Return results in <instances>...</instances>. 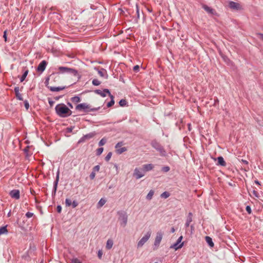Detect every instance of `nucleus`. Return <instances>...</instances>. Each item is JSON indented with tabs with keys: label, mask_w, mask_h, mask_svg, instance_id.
I'll use <instances>...</instances> for the list:
<instances>
[{
	"label": "nucleus",
	"mask_w": 263,
	"mask_h": 263,
	"mask_svg": "<svg viewBox=\"0 0 263 263\" xmlns=\"http://www.w3.org/2000/svg\"><path fill=\"white\" fill-rule=\"evenodd\" d=\"M29 146H27L24 149L23 151L25 154L26 159H29V157L31 156L32 154L29 153Z\"/></svg>",
	"instance_id": "25"
},
{
	"label": "nucleus",
	"mask_w": 263,
	"mask_h": 263,
	"mask_svg": "<svg viewBox=\"0 0 263 263\" xmlns=\"http://www.w3.org/2000/svg\"><path fill=\"white\" fill-rule=\"evenodd\" d=\"M241 162H242L243 163H244L245 164H246V165H247V164H248V161H247V160H243V159H242V160H241Z\"/></svg>",
	"instance_id": "63"
},
{
	"label": "nucleus",
	"mask_w": 263,
	"mask_h": 263,
	"mask_svg": "<svg viewBox=\"0 0 263 263\" xmlns=\"http://www.w3.org/2000/svg\"><path fill=\"white\" fill-rule=\"evenodd\" d=\"M47 62L45 60H43L39 64L36 70L38 72H40L42 73L46 69V67L47 65Z\"/></svg>",
	"instance_id": "11"
},
{
	"label": "nucleus",
	"mask_w": 263,
	"mask_h": 263,
	"mask_svg": "<svg viewBox=\"0 0 263 263\" xmlns=\"http://www.w3.org/2000/svg\"><path fill=\"white\" fill-rule=\"evenodd\" d=\"M57 191V189H52V196L53 198H54L55 197Z\"/></svg>",
	"instance_id": "57"
},
{
	"label": "nucleus",
	"mask_w": 263,
	"mask_h": 263,
	"mask_svg": "<svg viewBox=\"0 0 263 263\" xmlns=\"http://www.w3.org/2000/svg\"><path fill=\"white\" fill-rule=\"evenodd\" d=\"M92 84L94 86H98L101 84V82L98 79H95L92 80Z\"/></svg>",
	"instance_id": "37"
},
{
	"label": "nucleus",
	"mask_w": 263,
	"mask_h": 263,
	"mask_svg": "<svg viewBox=\"0 0 263 263\" xmlns=\"http://www.w3.org/2000/svg\"><path fill=\"white\" fill-rule=\"evenodd\" d=\"M151 145L157 152H159L161 156L165 157L166 156V152L164 147L157 140H153L151 142Z\"/></svg>",
	"instance_id": "3"
},
{
	"label": "nucleus",
	"mask_w": 263,
	"mask_h": 263,
	"mask_svg": "<svg viewBox=\"0 0 263 263\" xmlns=\"http://www.w3.org/2000/svg\"><path fill=\"white\" fill-rule=\"evenodd\" d=\"M71 205L73 208H74L78 205V202L76 200H73L72 202Z\"/></svg>",
	"instance_id": "50"
},
{
	"label": "nucleus",
	"mask_w": 263,
	"mask_h": 263,
	"mask_svg": "<svg viewBox=\"0 0 263 263\" xmlns=\"http://www.w3.org/2000/svg\"><path fill=\"white\" fill-rule=\"evenodd\" d=\"M113 241L111 239H108L106 242V248L108 250L110 249L113 246Z\"/></svg>",
	"instance_id": "29"
},
{
	"label": "nucleus",
	"mask_w": 263,
	"mask_h": 263,
	"mask_svg": "<svg viewBox=\"0 0 263 263\" xmlns=\"http://www.w3.org/2000/svg\"><path fill=\"white\" fill-rule=\"evenodd\" d=\"M67 104L69 108H73V105L70 102H67Z\"/></svg>",
	"instance_id": "62"
},
{
	"label": "nucleus",
	"mask_w": 263,
	"mask_h": 263,
	"mask_svg": "<svg viewBox=\"0 0 263 263\" xmlns=\"http://www.w3.org/2000/svg\"><path fill=\"white\" fill-rule=\"evenodd\" d=\"M96 133V132H92L88 133L86 135H84V138H86L87 140H89L91 138H92L95 135Z\"/></svg>",
	"instance_id": "26"
},
{
	"label": "nucleus",
	"mask_w": 263,
	"mask_h": 263,
	"mask_svg": "<svg viewBox=\"0 0 263 263\" xmlns=\"http://www.w3.org/2000/svg\"><path fill=\"white\" fill-rule=\"evenodd\" d=\"M67 86H58V87H48V88L52 92L54 91H59L60 90H62L65 89V88H67Z\"/></svg>",
	"instance_id": "15"
},
{
	"label": "nucleus",
	"mask_w": 263,
	"mask_h": 263,
	"mask_svg": "<svg viewBox=\"0 0 263 263\" xmlns=\"http://www.w3.org/2000/svg\"><path fill=\"white\" fill-rule=\"evenodd\" d=\"M100 170V166L99 165H97L93 167L92 171L94 172H98Z\"/></svg>",
	"instance_id": "54"
},
{
	"label": "nucleus",
	"mask_w": 263,
	"mask_h": 263,
	"mask_svg": "<svg viewBox=\"0 0 263 263\" xmlns=\"http://www.w3.org/2000/svg\"><path fill=\"white\" fill-rule=\"evenodd\" d=\"M95 176H96V173L92 171V172L90 173V175H89L90 179L91 180H93V179H94V178H95Z\"/></svg>",
	"instance_id": "52"
},
{
	"label": "nucleus",
	"mask_w": 263,
	"mask_h": 263,
	"mask_svg": "<svg viewBox=\"0 0 263 263\" xmlns=\"http://www.w3.org/2000/svg\"><path fill=\"white\" fill-rule=\"evenodd\" d=\"M71 101L73 103H77L81 101V98L78 96H74L71 98Z\"/></svg>",
	"instance_id": "31"
},
{
	"label": "nucleus",
	"mask_w": 263,
	"mask_h": 263,
	"mask_svg": "<svg viewBox=\"0 0 263 263\" xmlns=\"http://www.w3.org/2000/svg\"><path fill=\"white\" fill-rule=\"evenodd\" d=\"M136 13L137 14L138 18H139V8L138 5H136Z\"/></svg>",
	"instance_id": "60"
},
{
	"label": "nucleus",
	"mask_w": 263,
	"mask_h": 263,
	"mask_svg": "<svg viewBox=\"0 0 263 263\" xmlns=\"http://www.w3.org/2000/svg\"><path fill=\"white\" fill-rule=\"evenodd\" d=\"M8 225H6L5 226L1 227L0 228V236L3 234H7L8 233V231L7 229Z\"/></svg>",
	"instance_id": "24"
},
{
	"label": "nucleus",
	"mask_w": 263,
	"mask_h": 263,
	"mask_svg": "<svg viewBox=\"0 0 263 263\" xmlns=\"http://www.w3.org/2000/svg\"><path fill=\"white\" fill-rule=\"evenodd\" d=\"M94 92L98 95H100L102 97H105L106 96V92H104L103 90L101 91L100 89H96L94 90Z\"/></svg>",
	"instance_id": "27"
},
{
	"label": "nucleus",
	"mask_w": 263,
	"mask_h": 263,
	"mask_svg": "<svg viewBox=\"0 0 263 263\" xmlns=\"http://www.w3.org/2000/svg\"><path fill=\"white\" fill-rule=\"evenodd\" d=\"M53 77H58V76H56V73H54V72H53L49 77L46 78L45 84L47 88L48 87H50L49 86H48L49 79H53Z\"/></svg>",
	"instance_id": "21"
},
{
	"label": "nucleus",
	"mask_w": 263,
	"mask_h": 263,
	"mask_svg": "<svg viewBox=\"0 0 263 263\" xmlns=\"http://www.w3.org/2000/svg\"><path fill=\"white\" fill-rule=\"evenodd\" d=\"M71 262L72 263H82V261L77 258H73Z\"/></svg>",
	"instance_id": "44"
},
{
	"label": "nucleus",
	"mask_w": 263,
	"mask_h": 263,
	"mask_svg": "<svg viewBox=\"0 0 263 263\" xmlns=\"http://www.w3.org/2000/svg\"><path fill=\"white\" fill-rule=\"evenodd\" d=\"M151 233L147 232L138 242V248L141 247L148 240L151 236Z\"/></svg>",
	"instance_id": "7"
},
{
	"label": "nucleus",
	"mask_w": 263,
	"mask_h": 263,
	"mask_svg": "<svg viewBox=\"0 0 263 263\" xmlns=\"http://www.w3.org/2000/svg\"><path fill=\"white\" fill-rule=\"evenodd\" d=\"M62 97V96H58V97H55L54 98V99L55 100H59Z\"/></svg>",
	"instance_id": "64"
},
{
	"label": "nucleus",
	"mask_w": 263,
	"mask_h": 263,
	"mask_svg": "<svg viewBox=\"0 0 263 263\" xmlns=\"http://www.w3.org/2000/svg\"><path fill=\"white\" fill-rule=\"evenodd\" d=\"M127 101L125 99H121L119 102V105L121 107H124L126 105Z\"/></svg>",
	"instance_id": "34"
},
{
	"label": "nucleus",
	"mask_w": 263,
	"mask_h": 263,
	"mask_svg": "<svg viewBox=\"0 0 263 263\" xmlns=\"http://www.w3.org/2000/svg\"><path fill=\"white\" fill-rule=\"evenodd\" d=\"M48 103L50 106H52L53 104H54V102L52 101L50 98H48Z\"/></svg>",
	"instance_id": "59"
},
{
	"label": "nucleus",
	"mask_w": 263,
	"mask_h": 263,
	"mask_svg": "<svg viewBox=\"0 0 263 263\" xmlns=\"http://www.w3.org/2000/svg\"><path fill=\"white\" fill-rule=\"evenodd\" d=\"M127 151V148L125 147H122L121 148H117L116 149V152L117 154L120 155L122 153L126 152Z\"/></svg>",
	"instance_id": "28"
},
{
	"label": "nucleus",
	"mask_w": 263,
	"mask_h": 263,
	"mask_svg": "<svg viewBox=\"0 0 263 263\" xmlns=\"http://www.w3.org/2000/svg\"><path fill=\"white\" fill-rule=\"evenodd\" d=\"M59 176H60V172L59 171H58L56 174V178L55 180H54L53 182V189H57L58 187V182L59 181Z\"/></svg>",
	"instance_id": "23"
},
{
	"label": "nucleus",
	"mask_w": 263,
	"mask_h": 263,
	"mask_svg": "<svg viewBox=\"0 0 263 263\" xmlns=\"http://www.w3.org/2000/svg\"><path fill=\"white\" fill-rule=\"evenodd\" d=\"M100 108V107L91 108L89 104L85 103L78 104L76 106V109L79 111H83L85 112H88L91 111H97Z\"/></svg>",
	"instance_id": "4"
},
{
	"label": "nucleus",
	"mask_w": 263,
	"mask_h": 263,
	"mask_svg": "<svg viewBox=\"0 0 263 263\" xmlns=\"http://www.w3.org/2000/svg\"><path fill=\"white\" fill-rule=\"evenodd\" d=\"M170 170V167L168 166H164L162 168V171L163 172H167Z\"/></svg>",
	"instance_id": "45"
},
{
	"label": "nucleus",
	"mask_w": 263,
	"mask_h": 263,
	"mask_svg": "<svg viewBox=\"0 0 263 263\" xmlns=\"http://www.w3.org/2000/svg\"><path fill=\"white\" fill-rule=\"evenodd\" d=\"M33 216V213L31 212H28L26 213V216L27 218H31Z\"/></svg>",
	"instance_id": "53"
},
{
	"label": "nucleus",
	"mask_w": 263,
	"mask_h": 263,
	"mask_svg": "<svg viewBox=\"0 0 263 263\" xmlns=\"http://www.w3.org/2000/svg\"><path fill=\"white\" fill-rule=\"evenodd\" d=\"M162 234L161 233H158L157 234V236L155 238V240L154 241V246L156 247V248H157L162 240Z\"/></svg>",
	"instance_id": "14"
},
{
	"label": "nucleus",
	"mask_w": 263,
	"mask_h": 263,
	"mask_svg": "<svg viewBox=\"0 0 263 263\" xmlns=\"http://www.w3.org/2000/svg\"><path fill=\"white\" fill-rule=\"evenodd\" d=\"M144 175L145 173L142 168L136 167L134 170L133 175L137 179L142 178Z\"/></svg>",
	"instance_id": "6"
},
{
	"label": "nucleus",
	"mask_w": 263,
	"mask_h": 263,
	"mask_svg": "<svg viewBox=\"0 0 263 263\" xmlns=\"http://www.w3.org/2000/svg\"><path fill=\"white\" fill-rule=\"evenodd\" d=\"M58 70H59V72H54V73H56V76H58V74H60V73H68L73 76L77 77L78 80H79L81 78V76L78 73V70L76 69L67 67L60 66L58 67Z\"/></svg>",
	"instance_id": "2"
},
{
	"label": "nucleus",
	"mask_w": 263,
	"mask_h": 263,
	"mask_svg": "<svg viewBox=\"0 0 263 263\" xmlns=\"http://www.w3.org/2000/svg\"><path fill=\"white\" fill-rule=\"evenodd\" d=\"M229 7L232 10H240L242 8L240 4L233 1H230L229 2Z\"/></svg>",
	"instance_id": "9"
},
{
	"label": "nucleus",
	"mask_w": 263,
	"mask_h": 263,
	"mask_svg": "<svg viewBox=\"0 0 263 263\" xmlns=\"http://www.w3.org/2000/svg\"><path fill=\"white\" fill-rule=\"evenodd\" d=\"M19 87L16 86L14 87V91L15 92V97L16 99L20 101H23V99L22 97V95L19 92Z\"/></svg>",
	"instance_id": "16"
},
{
	"label": "nucleus",
	"mask_w": 263,
	"mask_h": 263,
	"mask_svg": "<svg viewBox=\"0 0 263 263\" xmlns=\"http://www.w3.org/2000/svg\"><path fill=\"white\" fill-rule=\"evenodd\" d=\"M102 254H103V252H102V250H99L98 252V256L99 259L102 258Z\"/></svg>",
	"instance_id": "55"
},
{
	"label": "nucleus",
	"mask_w": 263,
	"mask_h": 263,
	"mask_svg": "<svg viewBox=\"0 0 263 263\" xmlns=\"http://www.w3.org/2000/svg\"><path fill=\"white\" fill-rule=\"evenodd\" d=\"M71 200L69 198H66L65 200V204L66 206H70L71 205Z\"/></svg>",
	"instance_id": "40"
},
{
	"label": "nucleus",
	"mask_w": 263,
	"mask_h": 263,
	"mask_svg": "<svg viewBox=\"0 0 263 263\" xmlns=\"http://www.w3.org/2000/svg\"><path fill=\"white\" fill-rule=\"evenodd\" d=\"M23 69H23L24 72L20 78L21 82H23L25 80V79H26V77L27 76L28 72H29V70H28L27 68H26V67H24Z\"/></svg>",
	"instance_id": "20"
},
{
	"label": "nucleus",
	"mask_w": 263,
	"mask_h": 263,
	"mask_svg": "<svg viewBox=\"0 0 263 263\" xmlns=\"http://www.w3.org/2000/svg\"><path fill=\"white\" fill-rule=\"evenodd\" d=\"M106 139L104 138H102L99 142V145L100 146L104 145L106 143Z\"/></svg>",
	"instance_id": "38"
},
{
	"label": "nucleus",
	"mask_w": 263,
	"mask_h": 263,
	"mask_svg": "<svg viewBox=\"0 0 263 263\" xmlns=\"http://www.w3.org/2000/svg\"><path fill=\"white\" fill-rule=\"evenodd\" d=\"M246 211L247 212V213L249 214H251L252 213V210H251V208L250 205H247L246 208Z\"/></svg>",
	"instance_id": "47"
},
{
	"label": "nucleus",
	"mask_w": 263,
	"mask_h": 263,
	"mask_svg": "<svg viewBox=\"0 0 263 263\" xmlns=\"http://www.w3.org/2000/svg\"><path fill=\"white\" fill-rule=\"evenodd\" d=\"M139 69L140 67L138 65L134 66L133 67V70L136 72H138L139 71Z\"/></svg>",
	"instance_id": "49"
},
{
	"label": "nucleus",
	"mask_w": 263,
	"mask_h": 263,
	"mask_svg": "<svg viewBox=\"0 0 263 263\" xmlns=\"http://www.w3.org/2000/svg\"><path fill=\"white\" fill-rule=\"evenodd\" d=\"M117 214L119 216V220L121 226L125 227L127 223L128 216L126 212L124 211H119L117 212Z\"/></svg>",
	"instance_id": "5"
},
{
	"label": "nucleus",
	"mask_w": 263,
	"mask_h": 263,
	"mask_svg": "<svg viewBox=\"0 0 263 263\" xmlns=\"http://www.w3.org/2000/svg\"><path fill=\"white\" fill-rule=\"evenodd\" d=\"M106 202V200L103 198H101L98 203V206L99 207H102Z\"/></svg>",
	"instance_id": "35"
},
{
	"label": "nucleus",
	"mask_w": 263,
	"mask_h": 263,
	"mask_svg": "<svg viewBox=\"0 0 263 263\" xmlns=\"http://www.w3.org/2000/svg\"><path fill=\"white\" fill-rule=\"evenodd\" d=\"M9 195L13 199H18L20 198V192L18 190L14 189L11 190Z\"/></svg>",
	"instance_id": "12"
},
{
	"label": "nucleus",
	"mask_w": 263,
	"mask_h": 263,
	"mask_svg": "<svg viewBox=\"0 0 263 263\" xmlns=\"http://www.w3.org/2000/svg\"><path fill=\"white\" fill-rule=\"evenodd\" d=\"M202 8L209 14L217 15V13L216 11L210 7H209L206 5L203 4L202 6Z\"/></svg>",
	"instance_id": "13"
},
{
	"label": "nucleus",
	"mask_w": 263,
	"mask_h": 263,
	"mask_svg": "<svg viewBox=\"0 0 263 263\" xmlns=\"http://www.w3.org/2000/svg\"><path fill=\"white\" fill-rule=\"evenodd\" d=\"M256 35H257V36L259 37V38L262 41H263V34L261 33H257L256 34Z\"/></svg>",
	"instance_id": "58"
},
{
	"label": "nucleus",
	"mask_w": 263,
	"mask_h": 263,
	"mask_svg": "<svg viewBox=\"0 0 263 263\" xmlns=\"http://www.w3.org/2000/svg\"><path fill=\"white\" fill-rule=\"evenodd\" d=\"M57 211L58 213H61L62 211V206L61 205H58L57 207Z\"/></svg>",
	"instance_id": "56"
},
{
	"label": "nucleus",
	"mask_w": 263,
	"mask_h": 263,
	"mask_svg": "<svg viewBox=\"0 0 263 263\" xmlns=\"http://www.w3.org/2000/svg\"><path fill=\"white\" fill-rule=\"evenodd\" d=\"M124 144L123 141L119 142L117 143L115 145V148L117 149V148H119L120 147L122 146Z\"/></svg>",
	"instance_id": "43"
},
{
	"label": "nucleus",
	"mask_w": 263,
	"mask_h": 263,
	"mask_svg": "<svg viewBox=\"0 0 263 263\" xmlns=\"http://www.w3.org/2000/svg\"><path fill=\"white\" fill-rule=\"evenodd\" d=\"M7 30H5L4 32V34H3V37L4 39V40H5V42H7Z\"/></svg>",
	"instance_id": "51"
},
{
	"label": "nucleus",
	"mask_w": 263,
	"mask_h": 263,
	"mask_svg": "<svg viewBox=\"0 0 263 263\" xmlns=\"http://www.w3.org/2000/svg\"><path fill=\"white\" fill-rule=\"evenodd\" d=\"M193 221V214L191 212L188 213L186 221L191 223Z\"/></svg>",
	"instance_id": "32"
},
{
	"label": "nucleus",
	"mask_w": 263,
	"mask_h": 263,
	"mask_svg": "<svg viewBox=\"0 0 263 263\" xmlns=\"http://www.w3.org/2000/svg\"><path fill=\"white\" fill-rule=\"evenodd\" d=\"M96 69H97L96 68H95ZM98 73L99 75L102 77H105V79H107L108 77V75L107 73L106 70L104 68H101L100 70H99L97 69Z\"/></svg>",
	"instance_id": "18"
},
{
	"label": "nucleus",
	"mask_w": 263,
	"mask_h": 263,
	"mask_svg": "<svg viewBox=\"0 0 263 263\" xmlns=\"http://www.w3.org/2000/svg\"><path fill=\"white\" fill-rule=\"evenodd\" d=\"M253 194L256 197H258V193L257 191L253 190Z\"/></svg>",
	"instance_id": "61"
},
{
	"label": "nucleus",
	"mask_w": 263,
	"mask_h": 263,
	"mask_svg": "<svg viewBox=\"0 0 263 263\" xmlns=\"http://www.w3.org/2000/svg\"><path fill=\"white\" fill-rule=\"evenodd\" d=\"M182 236H180L176 241V242L171 247V248H173L175 250L181 248L183 246L184 244V242L181 243V241H182Z\"/></svg>",
	"instance_id": "8"
},
{
	"label": "nucleus",
	"mask_w": 263,
	"mask_h": 263,
	"mask_svg": "<svg viewBox=\"0 0 263 263\" xmlns=\"http://www.w3.org/2000/svg\"><path fill=\"white\" fill-rule=\"evenodd\" d=\"M111 156H112V153L111 152H109L107 154V155H106V156L105 157V160L106 161H108L110 160Z\"/></svg>",
	"instance_id": "41"
},
{
	"label": "nucleus",
	"mask_w": 263,
	"mask_h": 263,
	"mask_svg": "<svg viewBox=\"0 0 263 263\" xmlns=\"http://www.w3.org/2000/svg\"><path fill=\"white\" fill-rule=\"evenodd\" d=\"M217 160V165L222 166H225L226 165V162H225L222 156L218 157Z\"/></svg>",
	"instance_id": "19"
},
{
	"label": "nucleus",
	"mask_w": 263,
	"mask_h": 263,
	"mask_svg": "<svg viewBox=\"0 0 263 263\" xmlns=\"http://www.w3.org/2000/svg\"><path fill=\"white\" fill-rule=\"evenodd\" d=\"M154 194V191L152 190H150L146 197V199L148 200H151L153 198Z\"/></svg>",
	"instance_id": "30"
},
{
	"label": "nucleus",
	"mask_w": 263,
	"mask_h": 263,
	"mask_svg": "<svg viewBox=\"0 0 263 263\" xmlns=\"http://www.w3.org/2000/svg\"><path fill=\"white\" fill-rule=\"evenodd\" d=\"M218 104H219V100L217 98H216L214 99V103H213V105L216 107V106H218Z\"/></svg>",
	"instance_id": "46"
},
{
	"label": "nucleus",
	"mask_w": 263,
	"mask_h": 263,
	"mask_svg": "<svg viewBox=\"0 0 263 263\" xmlns=\"http://www.w3.org/2000/svg\"><path fill=\"white\" fill-rule=\"evenodd\" d=\"M205 240L210 248H213L214 246V243L211 237L206 236L205 237Z\"/></svg>",
	"instance_id": "22"
},
{
	"label": "nucleus",
	"mask_w": 263,
	"mask_h": 263,
	"mask_svg": "<svg viewBox=\"0 0 263 263\" xmlns=\"http://www.w3.org/2000/svg\"><path fill=\"white\" fill-rule=\"evenodd\" d=\"M154 167V166L153 164H146L142 165V168L145 173L146 172L150 171L152 170Z\"/></svg>",
	"instance_id": "17"
},
{
	"label": "nucleus",
	"mask_w": 263,
	"mask_h": 263,
	"mask_svg": "<svg viewBox=\"0 0 263 263\" xmlns=\"http://www.w3.org/2000/svg\"><path fill=\"white\" fill-rule=\"evenodd\" d=\"M86 140H87V139L85 138H84V136L81 137L79 140L78 141V143L79 144V143H84L86 141Z\"/></svg>",
	"instance_id": "48"
},
{
	"label": "nucleus",
	"mask_w": 263,
	"mask_h": 263,
	"mask_svg": "<svg viewBox=\"0 0 263 263\" xmlns=\"http://www.w3.org/2000/svg\"><path fill=\"white\" fill-rule=\"evenodd\" d=\"M56 114L61 118H67L72 115V111L64 103L57 104L55 107Z\"/></svg>",
	"instance_id": "1"
},
{
	"label": "nucleus",
	"mask_w": 263,
	"mask_h": 263,
	"mask_svg": "<svg viewBox=\"0 0 263 263\" xmlns=\"http://www.w3.org/2000/svg\"><path fill=\"white\" fill-rule=\"evenodd\" d=\"M103 91L106 92L110 98V101L107 104V107H110L115 104L114 97L111 94L110 90L107 88L104 89Z\"/></svg>",
	"instance_id": "10"
},
{
	"label": "nucleus",
	"mask_w": 263,
	"mask_h": 263,
	"mask_svg": "<svg viewBox=\"0 0 263 263\" xmlns=\"http://www.w3.org/2000/svg\"><path fill=\"white\" fill-rule=\"evenodd\" d=\"M103 147H100L99 148H98L96 151V155L97 156H100L101 155V154L102 153L103 151Z\"/></svg>",
	"instance_id": "39"
},
{
	"label": "nucleus",
	"mask_w": 263,
	"mask_h": 263,
	"mask_svg": "<svg viewBox=\"0 0 263 263\" xmlns=\"http://www.w3.org/2000/svg\"><path fill=\"white\" fill-rule=\"evenodd\" d=\"M24 106H25L26 109L27 110H28L30 107L29 103L28 101L27 100H25L24 101Z\"/></svg>",
	"instance_id": "42"
},
{
	"label": "nucleus",
	"mask_w": 263,
	"mask_h": 263,
	"mask_svg": "<svg viewBox=\"0 0 263 263\" xmlns=\"http://www.w3.org/2000/svg\"><path fill=\"white\" fill-rule=\"evenodd\" d=\"M170 196V193L167 191H165L163 192L161 195L160 197L163 198H167Z\"/></svg>",
	"instance_id": "33"
},
{
	"label": "nucleus",
	"mask_w": 263,
	"mask_h": 263,
	"mask_svg": "<svg viewBox=\"0 0 263 263\" xmlns=\"http://www.w3.org/2000/svg\"><path fill=\"white\" fill-rule=\"evenodd\" d=\"M74 128V126H71L67 127L65 129V133H72Z\"/></svg>",
	"instance_id": "36"
}]
</instances>
